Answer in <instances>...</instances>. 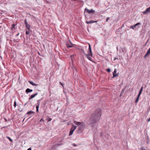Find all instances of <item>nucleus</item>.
Segmentation results:
<instances>
[{
    "label": "nucleus",
    "instance_id": "obj_17",
    "mask_svg": "<svg viewBox=\"0 0 150 150\" xmlns=\"http://www.w3.org/2000/svg\"><path fill=\"white\" fill-rule=\"evenodd\" d=\"M16 24H13L12 25V27L11 28V30H13V29H15L16 28V27H15Z\"/></svg>",
    "mask_w": 150,
    "mask_h": 150
},
{
    "label": "nucleus",
    "instance_id": "obj_25",
    "mask_svg": "<svg viewBox=\"0 0 150 150\" xmlns=\"http://www.w3.org/2000/svg\"><path fill=\"white\" fill-rule=\"evenodd\" d=\"M106 71H108V72H110V68L106 70Z\"/></svg>",
    "mask_w": 150,
    "mask_h": 150
},
{
    "label": "nucleus",
    "instance_id": "obj_26",
    "mask_svg": "<svg viewBox=\"0 0 150 150\" xmlns=\"http://www.w3.org/2000/svg\"><path fill=\"white\" fill-rule=\"evenodd\" d=\"M98 54L101 56H103V53H100V52H99V53H98Z\"/></svg>",
    "mask_w": 150,
    "mask_h": 150
},
{
    "label": "nucleus",
    "instance_id": "obj_34",
    "mask_svg": "<svg viewBox=\"0 0 150 150\" xmlns=\"http://www.w3.org/2000/svg\"><path fill=\"white\" fill-rule=\"evenodd\" d=\"M109 19V17H108L107 19H106V21H107Z\"/></svg>",
    "mask_w": 150,
    "mask_h": 150
},
{
    "label": "nucleus",
    "instance_id": "obj_33",
    "mask_svg": "<svg viewBox=\"0 0 150 150\" xmlns=\"http://www.w3.org/2000/svg\"><path fill=\"white\" fill-rule=\"evenodd\" d=\"M4 120H5V121L6 122H7V120L6 118H4Z\"/></svg>",
    "mask_w": 150,
    "mask_h": 150
},
{
    "label": "nucleus",
    "instance_id": "obj_24",
    "mask_svg": "<svg viewBox=\"0 0 150 150\" xmlns=\"http://www.w3.org/2000/svg\"><path fill=\"white\" fill-rule=\"evenodd\" d=\"M16 101H15L14 102V105H13V106H14V108H15L16 106Z\"/></svg>",
    "mask_w": 150,
    "mask_h": 150
},
{
    "label": "nucleus",
    "instance_id": "obj_38",
    "mask_svg": "<svg viewBox=\"0 0 150 150\" xmlns=\"http://www.w3.org/2000/svg\"><path fill=\"white\" fill-rule=\"evenodd\" d=\"M73 56H74V55H71V57H72Z\"/></svg>",
    "mask_w": 150,
    "mask_h": 150
},
{
    "label": "nucleus",
    "instance_id": "obj_5",
    "mask_svg": "<svg viewBox=\"0 0 150 150\" xmlns=\"http://www.w3.org/2000/svg\"><path fill=\"white\" fill-rule=\"evenodd\" d=\"M86 11L89 14H94L95 13V11L92 9H91L90 10H89L87 9V8H86L85 9V11Z\"/></svg>",
    "mask_w": 150,
    "mask_h": 150
},
{
    "label": "nucleus",
    "instance_id": "obj_14",
    "mask_svg": "<svg viewBox=\"0 0 150 150\" xmlns=\"http://www.w3.org/2000/svg\"><path fill=\"white\" fill-rule=\"evenodd\" d=\"M33 90L30 89V88H28L25 90V92L27 93H30L33 91Z\"/></svg>",
    "mask_w": 150,
    "mask_h": 150
},
{
    "label": "nucleus",
    "instance_id": "obj_13",
    "mask_svg": "<svg viewBox=\"0 0 150 150\" xmlns=\"http://www.w3.org/2000/svg\"><path fill=\"white\" fill-rule=\"evenodd\" d=\"M150 54V47L146 53L144 55V58H146L148 55H149Z\"/></svg>",
    "mask_w": 150,
    "mask_h": 150
},
{
    "label": "nucleus",
    "instance_id": "obj_8",
    "mask_svg": "<svg viewBox=\"0 0 150 150\" xmlns=\"http://www.w3.org/2000/svg\"><path fill=\"white\" fill-rule=\"evenodd\" d=\"M117 70L116 69H115L113 73V77L112 78L116 77L118 76V73L117 74Z\"/></svg>",
    "mask_w": 150,
    "mask_h": 150
},
{
    "label": "nucleus",
    "instance_id": "obj_2",
    "mask_svg": "<svg viewBox=\"0 0 150 150\" xmlns=\"http://www.w3.org/2000/svg\"><path fill=\"white\" fill-rule=\"evenodd\" d=\"M74 123L78 126V128L76 131V133L77 134L81 133L85 128V123L83 122H78L76 121H74Z\"/></svg>",
    "mask_w": 150,
    "mask_h": 150
},
{
    "label": "nucleus",
    "instance_id": "obj_1",
    "mask_svg": "<svg viewBox=\"0 0 150 150\" xmlns=\"http://www.w3.org/2000/svg\"><path fill=\"white\" fill-rule=\"evenodd\" d=\"M101 115V110L98 109L91 114L89 120L90 123L93 124L96 123L100 119Z\"/></svg>",
    "mask_w": 150,
    "mask_h": 150
},
{
    "label": "nucleus",
    "instance_id": "obj_16",
    "mask_svg": "<svg viewBox=\"0 0 150 150\" xmlns=\"http://www.w3.org/2000/svg\"><path fill=\"white\" fill-rule=\"evenodd\" d=\"M28 82L29 83L31 84L33 86H37L38 85V84L35 83H34L32 81H28Z\"/></svg>",
    "mask_w": 150,
    "mask_h": 150
},
{
    "label": "nucleus",
    "instance_id": "obj_22",
    "mask_svg": "<svg viewBox=\"0 0 150 150\" xmlns=\"http://www.w3.org/2000/svg\"><path fill=\"white\" fill-rule=\"evenodd\" d=\"M41 100H38L37 105H39L40 103V102H41Z\"/></svg>",
    "mask_w": 150,
    "mask_h": 150
},
{
    "label": "nucleus",
    "instance_id": "obj_23",
    "mask_svg": "<svg viewBox=\"0 0 150 150\" xmlns=\"http://www.w3.org/2000/svg\"><path fill=\"white\" fill-rule=\"evenodd\" d=\"M30 30H28L26 31L25 33L26 35H29L30 34Z\"/></svg>",
    "mask_w": 150,
    "mask_h": 150
},
{
    "label": "nucleus",
    "instance_id": "obj_28",
    "mask_svg": "<svg viewBox=\"0 0 150 150\" xmlns=\"http://www.w3.org/2000/svg\"><path fill=\"white\" fill-rule=\"evenodd\" d=\"M81 52H83V53L85 55V54H85V51H84V50H81Z\"/></svg>",
    "mask_w": 150,
    "mask_h": 150
},
{
    "label": "nucleus",
    "instance_id": "obj_10",
    "mask_svg": "<svg viewBox=\"0 0 150 150\" xmlns=\"http://www.w3.org/2000/svg\"><path fill=\"white\" fill-rule=\"evenodd\" d=\"M88 54H92L91 46L89 44L88 51Z\"/></svg>",
    "mask_w": 150,
    "mask_h": 150
},
{
    "label": "nucleus",
    "instance_id": "obj_39",
    "mask_svg": "<svg viewBox=\"0 0 150 150\" xmlns=\"http://www.w3.org/2000/svg\"><path fill=\"white\" fill-rule=\"evenodd\" d=\"M38 54H39V55H40V53H39V52H38Z\"/></svg>",
    "mask_w": 150,
    "mask_h": 150
},
{
    "label": "nucleus",
    "instance_id": "obj_31",
    "mask_svg": "<svg viewBox=\"0 0 150 150\" xmlns=\"http://www.w3.org/2000/svg\"><path fill=\"white\" fill-rule=\"evenodd\" d=\"M43 121H44V120L43 119V118L41 119L40 121V122Z\"/></svg>",
    "mask_w": 150,
    "mask_h": 150
},
{
    "label": "nucleus",
    "instance_id": "obj_11",
    "mask_svg": "<svg viewBox=\"0 0 150 150\" xmlns=\"http://www.w3.org/2000/svg\"><path fill=\"white\" fill-rule=\"evenodd\" d=\"M148 12H150V7L147 8L144 11H143L142 13L144 14H146Z\"/></svg>",
    "mask_w": 150,
    "mask_h": 150
},
{
    "label": "nucleus",
    "instance_id": "obj_18",
    "mask_svg": "<svg viewBox=\"0 0 150 150\" xmlns=\"http://www.w3.org/2000/svg\"><path fill=\"white\" fill-rule=\"evenodd\" d=\"M35 113V112L33 111H29L27 112V114H28L30 115L31 114H34Z\"/></svg>",
    "mask_w": 150,
    "mask_h": 150
},
{
    "label": "nucleus",
    "instance_id": "obj_36",
    "mask_svg": "<svg viewBox=\"0 0 150 150\" xmlns=\"http://www.w3.org/2000/svg\"><path fill=\"white\" fill-rule=\"evenodd\" d=\"M150 121V118H149L148 120V122H149Z\"/></svg>",
    "mask_w": 150,
    "mask_h": 150
},
{
    "label": "nucleus",
    "instance_id": "obj_6",
    "mask_svg": "<svg viewBox=\"0 0 150 150\" xmlns=\"http://www.w3.org/2000/svg\"><path fill=\"white\" fill-rule=\"evenodd\" d=\"M143 86H142L140 89V91H139V92L138 95V97H137V98L136 99V101H135V102L136 103H137L138 102V100H139V97L140 95V94H141L142 92V90H143Z\"/></svg>",
    "mask_w": 150,
    "mask_h": 150
},
{
    "label": "nucleus",
    "instance_id": "obj_27",
    "mask_svg": "<svg viewBox=\"0 0 150 150\" xmlns=\"http://www.w3.org/2000/svg\"><path fill=\"white\" fill-rule=\"evenodd\" d=\"M59 83H60V84L63 87V88H64V84H63V83H61V82H60Z\"/></svg>",
    "mask_w": 150,
    "mask_h": 150
},
{
    "label": "nucleus",
    "instance_id": "obj_30",
    "mask_svg": "<svg viewBox=\"0 0 150 150\" xmlns=\"http://www.w3.org/2000/svg\"><path fill=\"white\" fill-rule=\"evenodd\" d=\"M72 144L73 146H77V145L76 144Z\"/></svg>",
    "mask_w": 150,
    "mask_h": 150
},
{
    "label": "nucleus",
    "instance_id": "obj_9",
    "mask_svg": "<svg viewBox=\"0 0 150 150\" xmlns=\"http://www.w3.org/2000/svg\"><path fill=\"white\" fill-rule=\"evenodd\" d=\"M69 42L70 43V45L68 43H67L66 45L67 47H73V45H74L71 42L69 41Z\"/></svg>",
    "mask_w": 150,
    "mask_h": 150
},
{
    "label": "nucleus",
    "instance_id": "obj_21",
    "mask_svg": "<svg viewBox=\"0 0 150 150\" xmlns=\"http://www.w3.org/2000/svg\"><path fill=\"white\" fill-rule=\"evenodd\" d=\"M39 105H37L36 106L37 112H38L39 111L38 108H39Z\"/></svg>",
    "mask_w": 150,
    "mask_h": 150
},
{
    "label": "nucleus",
    "instance_id": "obj_4",
    "mask_svg": "<svg viewBox=\"0 0 150 150\" xmlns=\"http://www.w3.org/2000/svg\"><path fill=\"white\" fill-rule=\"evenodd\" d=\"M24 22L27 29L29 30H30V28L31 27L30 25L28 23L27 21V20L25 18V19Z\"/></svg>",
    "mask_w": 150,
    "mask_h": 150
},
{
    "label": "nucleus",
    "instance_id": "obj_15",
    "mask_svg": "<svg viewBox=\"0 0 150 150\" xmlns=\"http://www.w3.org/2000/svg\"><path fill=\"white\" fill-rule=\"evenodd\" d=\"M97 22V21H94L93 20H92L90 21H86V22L87 24H91L92 23H94V22Z\"/></svg>",
    "mask_w": 150,
    "mask_h": 150
},
{
    "label": "nucleus",
    "instance_id": "obj_20",
    "mask_svg": "<svg viewBox=\"0 0 150 150\" xmlns=\"http://www.w3.org/2000/svg\"><path fill=\"white\" fill-rule=\"evenodd\" d=\"M6 138L8 139L10 141V142H13V140L10 137H8V136H7Z\"/></svg>",
    "mask_w": 150,
    "mask_h": 150
},
{
    "label": "nucleus",
    "instance_id": "obj_7",
    "mask_svg": "<svg viewBox=\"0 0 150 150\" xmlns=\"http://www.w3.org/2000/svg\"><path fill=\"white\" fill-rule=\"evenodd\" d=\"M85 56L87 57V59L91 61H93L91 57L92 56V54H85Z\"/></svg>",
    "mask_w": 150,
    "mask_h": 150
},
{
    "label": "nucleus",
    "instance_id": "obj_12",
    "mask_svg": "<svg viewBox=\"0 0 150 150\" xmlns=\"http://www.w3.org/2000/svg\"><path fill=\"white\" fill-rule=\"evenodd\" d=\"M38 94V93H36L35 94L32 95L30 96V97H29V99L30 100V99H32L33 98H34L35 96H37Z\"/></svg>",
    "mask_w": 150,
    "mask_h": 150
},
{
    "label": "nucleus",
    "instance_id": "obj_40",
    "mask_svg": "<svg viewBox=\"0 0 150 150\" xmlns=\"http://www.w3.org/2000/svg\"><path fill=\"white\" fill-rule=\"evenodd\" d=\"M24 119H24L23 120V121H24Z\"/></svg>",
    "mask_w": 150,
    "mask_h": 150
},
{
    "label": "nucleus",
    "instance_id": "obj_37",
    "mask_svg": "<svg viewBox=\"0 0 150 150\" xmlns=\"http://www.w3.org/2000/svg\"><path fill=\"white\" fill-rule=\"evenodd\" d=\"M31 148H29L28 149V150H31Z\"/></svg>",
    "mask_w": 150,
    "mask_h": 150
},
{
    "label": "nucleus",
    "instance_id": "obj_29",
    "mask_svg": "<svg viewBox=\"0 0 150 150\" xmlns=\"http://www.w3.org/2000/svg\"><path fill=\"white\" fill-rule=\"evenodd\" d=\"M130 28L132 29H134V27L133 25H132L130 27Z\"/></svg>",
    "mask_w": 150,
    "mask_h": 150
},
{
    "label": "nucleus",
    "instance_id": "obj_19",
    "mask_svg": "<svg viewBox=\"0 0 150 150\" xmlns=\"http://www.w3.org/2000/svg\"><path fill=\"white\" fill-rule=\"evenodd\" d=\"M140 24V23H137L136 24L134 25H133L134 28H135L137 26L139 25Z\"/></svg>",
    "mask_w": 150,
    "mask_h": 150
},
{
    "label": "nucleus",
    "instance_id": "obj_32",
    "mask_svg": "<svg viewBox=\"0 0 150 150\" xmlns=\"http://www.w3.org/2000/svg\"><path fill=\"white\" fill-rule=\"evenodd\" d=\"M51 120H52V119H51V118H49L48 119V121H51Z\"/></svg>",
    "mask_w": 150,
    "mask_h": 150
},
{
    "label": "nucleus",
    "instance_id": "obj_35",
    "mask_svg": "<svg viewBox=\"0 0 150 150\" xmlns=\"http://www.w3.org/2000/svg\"><path fill=\"white\" fill-rule=\"evenodd\" d=\"M19 35V33H18L17 35H16V36Z\"/></svg>",
    "mask_w": 150,
    "mask_h": 150
},
{
    "label": "nucleus",
    "instance_id": "obj_3",
    "mask_svg": "<svg viewBox=\"0 0 150 150\" xmlns=\"http://www.w3.org/2000/svg\"><path fill=\"white\" fill-rule=\"evenodd\" d=\"M77 127L76 126L72 125V127L71 128L69 134V136H71L72 134L76 128Z\"/></svg>",
    "mask_w": 150,
    "mask_h": 150
}]
</instances>
